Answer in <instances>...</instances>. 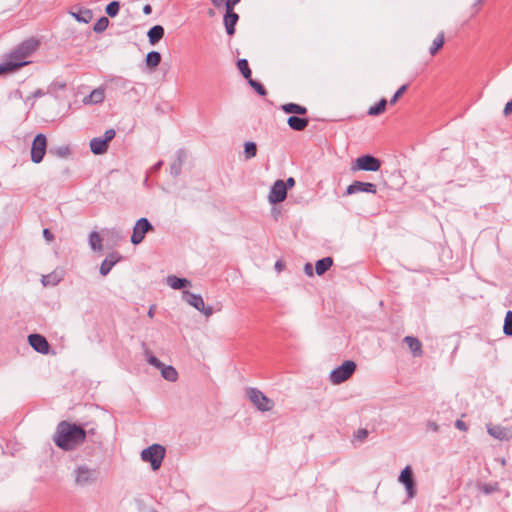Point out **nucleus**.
Returning a JSON list of instances; mask_svg holds the SVG:
<instances>
[{"label":"nucleus","mask_w":512,"mask_h":512,"mask_svg":"<svg viewBox=\"0 0 512 512\" xmlns=\"http://www.w3.org/2000/svg\"><path fill=\"white\" fill-rule=\"evenodd\" d=\"M282 110L287 114L305 115L307 108L296 103H287L282 105Z\"/></svg>","instance_id":"nucleus-28"},{"label":"nucleus","mask_w":512,"mask_h":512,"mask_svg":"<svg viewBox=\"0 0 512 512\" xmlns=\"http://www.w3.org/2000/svg\"><path fill=\"white\" fill-rule=\"evenodd\" d=\"M333 265V259L331 257H324L318 260L315 264L316 274L321 276L328 271Z\"/></svg>","instance_id":"nucleus-27"},{"label":"nucleus","mask_w":512,"mask_h":512,"mask_svg":"<svg viewBox=\"0 0 512 512\" xmlns=\"http://www.w3.org/2000/svg\"><path fill=\"white\" fill-rule=\"evenodd\" d=\"M381 167V161L369 154L358 157L351 165V171H371L376 172Z\"/></svg>","instance_id":"nucleus-7"},{"label":"nucleus","mask_w":512,"mask_h":512,"mask_svg":"<svg viewBox=\"0 0 512 512\" xmlns=\"http://www.w3.org/2000/svg\"><path fill=\"white\" fill-rule=\"evenodd\" d=\"M38 48V41L35 39H27L19 44L8 56V58L0 64V75L11 73L19 68L29 64L26 60Z\"/></svg>","instance_id":"nucleus-2"},{"label":"nucleus","mask_w":512,"mask_h":512,"mask_svg":"<svg viewBox=\"0 0 512 512\" xmlns=\"http://www.w3.org/2000/svg\"><path fill=\"white\" fill-rule=\"evenodd\" d=\"M109 26V20L107 17L103 16L99 18L93 26V31L95 33L104 32Z\"/></svg>","instance_id":"nucleus-35"},{"label":"nucleus","mask_w":512,"mask_h":512,"mask_svg":"<svg viewBox=\"0 0 512 512\" xmlns=\"http://www.w3.org/2000/svg\"><path fill=\"white\" fill-rule=\"evenodd\" d=\"M249 400L259 409L260 411H270L274 403L271 399L266 397L260 390L257 388H249L247 391Z\"/></svg>","instance_id":"nucleus-8"},{"label":"nucleus","mask_w":512,"mask_h":512,"mask_svg":"<svg viewBox=\"0 0 512 512\" xmlns=\"http://www.w3.org/2000/svg\"><path fill=\"white\" fill-rule=\"evenodd\" d=\"M248 83L249 85L254 88L256 90V92L261 95V96H265L267 94V91L266 89L264 88V86L259 83L258 81L252 79V77L250 79H248Z\"/></svg>","instance_id":"nucleus-38"},{"label":"nucleus","mask_w":512,"mask_h":512,"mask_svg":"<svg viewBox=\"0 0 512 512\" xmlns=\"http://www.w3.org/2000/svg\"><path fill=\"white\" fill-rule=\"evenodd\" d=\"M164 457L165 448L160 444H153L141 451V459L144 462H149L153 471L161 467Z\"/></svg>","instance_id":"nucleus-4"},{"label":"nucleus","mask_w":512,"mask_h":512,"mask_svg":"<svg viewBox=\"0 0 512 512\" xmlns=\"http://www.w3.org/2000/svg\"><path fill=\"white\" fill-rule=\"evenodd\" d=\"M455 427L457 429H459V430H462V431H466L467 430V426H466L465 422L462 421V420H456Z\"/></svg>","instance_id":"nucleus-46"},{"label":"nucleus","mask_w":512,"mask_h":512,"mask_svg":"<svg viewBox=\"0 0 512 512\" xmlns=\"http://www.w3.org/2000/svg\"><path fill=\"white\" fill-rule=\"evenodd\" d=\"M145 512H157V511L153 508H150V509H147Z\"/></svg>","instance_id":"nucleus-56"},{"label":"nucleus","mask_w":512,"mask_h":512,"mask_svg":"<svg viewBox=\"0 0 512 512\" xmlns=\"http://www.w3.org/2000/svg\"><path fill=\"white\" fill-rule=\"evenodd\" d=\"M177 159L170 165V174L174 177H177L180 175L182 170V164L185 159V152L180 149L176 153Z\"/></svg>","instance_id":"nucleus-23"},{"label":"nucleus","mask_w":512,"mask_h":512,"mask_svg":"<svg viewBox=\"0 0 512 512\" xmlns=\"http://www.w3.org/2000/svg\"><path fill=\"white\" fill-rule=\"evenodd\" d=\"M287 123L292 130L303 131L308 126L309 121L307 118L293 115L288 118Z\"/></svg>","instance_id":"nucleus-22"},{"label":"nucleus","mask_w":512,"mask_h":512,"mask_svg":"<svg viewBox=\"0 0 512 512\" xmlns=\"http://www.w3.org/2000/svg\"><path fill=\"white\" fill-rule=\"evenodd\" d=\"M120 10V3L118 1H112L110 2L106 8L105 12L109 17H116Z\"/></svg>","instance_id":"nucleus-36"},{"label":"nucleus","mask_w":512,"mask_h":512,"mask_svg":"<svg viewBox=\"0 0 512 512\" xmlns=\"http://www.w3.org/2000/svg\"><path fill=\"white\" fill-rule=\"evenodd\" d=\"M120 258L121 257L116 253H111L108 255L101 263L100 274L102 276H106L111 271L113 266L120 260Z\"/></svg>","instance_id":"nucleus-17"},{"label":"nucleus","mask_w":512,"mask_h":512,"mask_svg":"<svg viewBox=\"0 0 512 512\" xmlns=\"http://www.w3.org/2000/svg\"><path fill=\"white\" fill-rule=\"evenodd\" d=\"M368 435V432L366 429H359L357 431V434H356V437L359 439V440H363L367 437Z\"/></svg>","instance_id":"nucleus-45"},{"label":"nucleus","mask_w":512,"mask_h":512,"mask_svg":"<svg viewBox=\"0 0 512 512\" xmlns=\"http://www.w3.org/2000/svg\"><path fill=\"white\" fill-rule=\"evenodd\" d=\"M147 362L161 371L162 377L170 382H175L178 379L177 370L170 365H165L156 356H154L148 349L145 350Z\"/></svg>","instance_id":"nucleus-5"},{"label":"nucleus","mask_w":512,"mask_h":512,"mask_svg":"<svg viewBox=\"0 0 512 512\" xmlns=\"http://www.w3.org/2000/svg\"><path fill=\"white\" fill-rule=\"evenodd\" d=\"M28 342L31 347L38 353L47 354L49 352L50 345L47 339L40 334L29 335Z\"/></svg>","instance_id":"nucleus-15"},{"label":"nucleus","mask_w":512,"mask_h":512,"mask_svg":"<svg viewBox=\"0 0 512 512\" xmlns=\"http://www.w3.org/2000/svg\"><path fill=\"white\" fill-rule=\"evenodd\" d=\"M240 2V0H226L225 8L226 10L234 11V7Z\"/></svg>","instance_id":"nucleus-42"},{"label":"nucleus","mask_w":512,"mask_h":512,"mask_svg":"<svg viewBox=\"0 0 512 512\" xmlns=\"http://www.w3.org/2000/svg\"><path fill=\"white\" fill-rule=\"evenodd\" d=\"M116 135V132L114 129H108L105 131L104 136L102 137L107 143L112 141Z\"/></svg>","instance_id":"nucleus-41"},{"label":"nucleus","mask_w":512,"mask_h":512,"mask_svg":"<svg viewBox=\"0 0 512 512\" xmlns=\"http://www.w3.org/2000/svg\"><path fill=\"white\" fill-rule=\"evenodd\" d=\"M358 192L376 194L377 186L370 182L354 181L347 187L345 194L352 195Z\"/></svg>","instance_id":"nucleus-14"},{"label":"nucleus","mask_w":512,"mask_h":512,"mask_svg":"<svg viewBox=\"0 0 512 512\" xmlns=\"http://www.w3.org/2000/svg\"><path fill=\"white\" fill-rule=\"evenodd\" d=\"M408 88V85L407 84H404L402 85L396 92L395 94L393 95V97L390 99V104H395L397 102V100L405 93V91L407 90Z\"/></svg>","instance_id":"nucleus-39"},{"label":"nucleus","mask_w":512,"mask_h":512,"mask_svg":"<svg viewBox=\"0 0 512 512\" xmlns=\"http://www.w3.org/2000/svg\"><path fill=\"white\" fill-rule=\"evenodd\" d=\"M71 15L81 23H89L93 18V12L88 8H78L77 11H72Z\"/></svg>","instance_id":"nucleus-24"},{"label":"nucleus","mask_w":512,"mask_h":512,"mask_svg":"<svg viewBox=\"0 0 512 512\" xmlns=\"http://www.w3.org/2000/svg\"><path fill=\"white\" fill-rule=\"evenodd\" d=\"M356 370L355 362L351 360L345 361L340 366L333 369L330 373V381L333 384H341L348 380Z\"/></svg>","instance_id":"nucleus-6"},{"label":"nucleus","mask_w":512,"mask_h":512,"mask_svg":"<svg viewBox=\"0 0 512 512\" xmlns=\"http://www.w3.org/2000/svg\"><path fill=\"white\" fill-rule=\"evenodd\" d=\"M90 149L95 155H101L107 152L108 143L102 137H95L90 141Z\"/></svg>","instance_id":"nucleus-19"},{"label":"nucleus","mask_w":512,"mask_h":512,"mask_svg":"<svg viewBox=\"0 0 512 512\" xmlns=\"http://www.w3.org/2000/svg\"><path fill=\"white\" fill-rule=\"evenodd\" d=\"M152 12V7L149 5V4H146L144 7H143V13L145 15H149L151 14Z\"/></svg>","instance_id":"nucleus-51"},{"label":"nucleus","mask_w":512,"mask_h":512,"mask_svg":"<svg viewBox=\"0 0 512 512\" xmlns=\"http://www.w3.org/2000/svg\"><path fill=\"white\" fill-rule=\"evenodd\" d=\"M427 428L433 432L439 431V425L436 422L428 421L427 422Z\"/></svg>","instance_id":"nucleus-44"},{"label":"nucleus","mask_w":512,"mask_h":512,"mask_svg":"<svg viewBox=\"0 0 512 512\" xmlns=\"http://www.w3.org/2000/svg\"><path fill=\"white\" fill-rule=\"evenodd\" d=\"M164 28L161 25L151 27L147 33L149 43L151 45L157 44L164 36Z\"/></svg>","instance_id":"nucleus-25"},{"label":"nucleus","mask_w":512,"mask_h":512,"mask_svg":"<svg viewBox=\"0 0 512 512\" xmlns=\"http://www.w3.org/2000/svg\"><path fill=\"white\" fill-rule=\"evenodd\" d=\"M162 165H163V161H161V160H160V161H158L157 163H155V164L152 166L151 171H152V172H156V171H158V170L162 167Z\"/></svg>","instance_id":"nucleus-49"},{"label":"nucleus","mask_w":512,"mask_h":512,"mask_svg":"<svg viewBox=\"0 0 512 512\" xmlns=\"http://www.w3.org/2000/svg\"><path fill=\"white\" fill-rule=\"evenodd\" d=\"M166 283L174 290H180L191 285V282L186 278H179L175 275H169L166 278Z\"/></svg>","instance_id":"nucleus-21"},{"label":"nucleus","mask_w":512,"mask_h":512,"mask_svg":"<svg viewBox=\"0 0 512 512\" xmlns=\"http://www.w3.org/2000/svg\"><path fill=\"white\" fill-rule=\"evenodd\" d=\"M154 309H155V306H154V305H153V306H151V307L149 308L148 316H149L150 318H153V317H154Z\"/></svg>","instance_id":"nucleus-54"},{"label":"nucleus","mask_w":512,"mask_h":512,"mask_svg":"<svg viewBox=\"0 0 512 512\" xmlns=\"http://www.w3.org/2000/svg\"><path fill=\"white\" fill-rule=\"evenodd\" d=\"M304 271L305 273L308 275V276H312L313 275V269H312V265L310 263H307L304 267Z\"/></svg>","instance_id":"nucleus-48"},{"label":"nucleus","mask_w":512,"mask_h":512,"mask_svg":"<svg viewBox=\"0 0 512 512\" xmlns=\"http://www.w3.org/2000/svg\"><path fill=\"white\" fill-rule=\"evenodd\" d=\"M483 0H477L476 3H475V6L476 5H480L482 3Z\"/></svg>","instance_id":"nucleus-57"},{"label":"nucleus","mask_w":512,"mask_h":512,"mask_svg":"<svg viewBox=\"0 0 512 512\" xmlns=\"http://www.w3.org/2000/svg\"><path fill=\"white\" fill-rule=\"evenodd\" d=\"M503 331L507 336H512V311L506 313Z\"/></svg>","instance_id":"nucleus-37"},{"label":"nucleus","mask_w":512,"mask_h":512,"mask_svg":"<svg viewBox=\"0 0 512 512\" xmlns=\"http://www.w3.org/2000/svg\"><path fill=\"white\" fill-rule=\"evenodd\" d=\"M488 433L498 440H508L510 437V431L500 425H488Z\"/></svg>","instance_id":"nucleus-18"},{"label":"nucleus","mask_w":512,"mask_h":512,"mask_svg":"<svg viewBox=\"0 0 512 512\" xmlns=\"http://www.w3.org/2000/svg\"><path fill=\"white\" fill-rule=\"evenodd\" d=\"M42 283H43V285H47L48 284V279H47L46 276H43Z\"/></svg>","instance_id":"nucleus-55"},{"label":"nucleus","mask_w":512,"mask_h":512,"mask_svg":"<svg viewBox=\"0 0 512 512\" xmlns=\"http://www.w3.org/2000/svg\"><path fill=\"white\" fill-rule=\"evenodd\" d=\"M51 152H53L54 154H56L59 157L64 158V157L69 155L70 149H69L68 146H61V147H58V148H56L54 150H51Z\"/></svg>","instance_id":"nucleus-40"},{"label":"nucleus","mask_w":512,"mask_h":512,"mask_svg":"<svg viewBox=\"0 0 512 512\" xmlns=\"http://www.w3.org/2000/svg\"><path fill=\"white\" fill-rule=\"evenodd\" d=\"M151 230H153V226L151 225L147 218H140L139 220H137L136 224L134 225L133 233L131 236L132 244H140L143 241L146 233H148Z\"/></svg>","instance_id":"nucleus-12"},{"label":"nucleus","mask_w":512,"mask_h":512,"mask_svg":"<svg viewBox=\"0 0 512 512\" xmlns=\"http://www.w3.org/2000/svg\"><path fill=\"white\" fill-rule=\"evenodd\" d=\"M105 93L101 88L94 89L89 95L83 98V103L88 104H99L104 101Z\"/></svg>","instance_id":"nucleus-20"},{"label":"nucleus","mask_w":512,"mask_h":512,"mask_svg":"<svg viewBox=\"0 0 512 512\" xmlns=\"http://www.w3.org/2000/svg\"><path fill=\"white\" fill-rule=\"evenodd\" d=\"M387 100L381 99L375 106H372L368 110V115L377 116L382 114L386 110Z\"/></svg>","instance_id":"nucleus-31"},{"label":"nucleus","mask_w":512,"mask_h":512,"mask_svg":"<svg viewBox=\"0 0 512 512\" xmlns=\"http://www.w3.org/2000/svg\"><path fill=\"white\" fill-rule=\"evenodd\" d=\"M287 197L286 185L283 180H276L269 192L268 200L271 204L283 202Z\"/></svg>","instance_id":"nucleus-13"},{"label":"nucleus","mask_w":512,"mask_h":512,"mask_svg":"<svg viewBox=\"0 0 512 512\" xmlns=\"http://www.w3.org/2000/svg\"><path fill=\"white\" fill-rule=\"evenodd\" d=\"M47 149V138L44 134H37L31 146V160L38 164L43 160Z\"/></svg>","instance_id":"nucleus-10"},{"label":"nucleus","mask_w":512,"mask_h":512,"mask_svg":"<svg viewBox=\"0 0 512 512\" xmlns=\"http://www.w3.org/2000/svg\"><path fill=\"white\" fill-rule=\"evenodd\" d=\"M89 245L94 251L102 249V239L96 231H92L89 234Z\"/></svg>","instance_id":"nucleus-30"},{"label":"nucleus","mask_w":512,"mask_h":512,"mask_svg":"<svg viewBox=\"0 0 512 512\" xmlns=\"http://www.w3.org/2000/svg\"><path fill=\"white\" fill-rule=\"evenodd\" d=\"M404 342L408 345L414 356L422 354V344L416 337L406 336L404 337Z\"/></svg>","instance_id":"nucleus-26"},{"label":"nucleus","mask_w":512,"mask_h":512,"mask_svg":"<svg viewBox=\"0 0 512 512\" xmlns=\"http://www.w3.org/2000/svg\"><path fill=\"white\" fill-rule=\"evenodd\" d=\"M285 185H286V190L288 188H292L294 185H295V179L293 177H289L287 178L286 181H284Z\"/></svg>","instance_id":"nucleus-47"},{"label":"nucleus","mask_w":512,"mask_h":512,"mask_svg":"<svg viewBox=\"0 0 512 512\" xmlns=\"http://www.w3.org/2000/svg\"><path fill=\"white\" fill-rule=\"evenodd\" d=\"M398 481L405 486L408 499L416 496V483L413 477V470L411 466H406L400 473Z\"/></svg>","instance_id":"nucleus-11"},{"label":"nucleus","mask_w":512,"mask_h":512,"mask_svg":"<svg viewBox=\"0 0 512 512\" xmlns=\"http://www.w3.org/2000/svg\"><path fill=\"white\" fill-rule=\"evenodd\" d=\"M211 3L215 6V7H220L223 3V0H210Z\"/></svg>","instance_id":"nucleus-53"},{"label":"nucleus","mask_w":512,"mask_h":512,"mask_svg":"<svg viewBox=\"0 0 512 512\" xmlns=\"http://www.w3.org/2000/svg\"><path fill=\"white\" fill-rule=\"evenodd\" d=\"M161 59L162 57L159 52L151 51L146 55L145 62L149 68H155L160 64Z\"/></svg>","instance_id":"nucleus-29"},{"label":"nucleus","mask_w":512,"mask_h":512,"mask_svg":"<svg viewBox=\"0 0 512 512\" xmlns=\"http://www.w3.org/2000/svg\"><path fill=\"white\" fill-rule=\"evenodd\" d=\"M257 154V145L255 142L247 141L244 143V157L249 160Z\"/></svg>","instance_id":"nucleus-32"},{"label":"nucleus","mask_w":512,"mask_h":512,"mask_svg":"<svg viewBox=\"0 0 512 512\" xmlns=\"http://www.w3.org/2000/svg\"><path fill=\"white\" fill-rule=\"evenodd\" d=\"M32 95L34 98H38L44 96L45 92L41 89H37Z\"/></svg>","instance_id":"nucleus-50"},{"label":"nucleus","mask_w":512,"mask_h":512,"mask_svg":"<svg viewBox=\"0 0 512 512\" xmlns=\"http://www.w3.org/2000/svg\"><path fill=\"white\" fill-rule=\"evenodd\" d=\"M275 269H276L278 272L282 271V269H283V264H282V262H281V261H277V262L275 263Z\"/></svg>","instance_id":"nucleus-52"},{"label":"nucleus","mask_w":512,"mask_h":512,"mask_svg":"<svg viewBox=\"0 0 512 512\" xmlns=\"http://www.w3.org/2000/svg\"><path fill=\"white\" fill-rule=\"evenodd\" d=\"M444 44V32L438 34V36L434 39L432 46L430 47V54L435 55Z\"/></svg>","instance_id":"nucleus-34"},{"label":"nucleus","mask_w":512,"mask_h":512,"mask_svg":"<svg viewBox=\"0 0 512 512\" xmlns=\"http://www.w3.org/2000/svg\"><path fill=\"white\" fill-rule=\"evenodd\" d=\"M237 67L246 80L251 78L252 72L246 59H239Z\"/></svg>","instance_id":"nucleus-33"},{"label":"nucleus","mask_w":512,"mask_h":512,"mask_svg":"<svg viewBox=\"0 0 512 512\" xmlns=\"http://www.w3.org/2000/svg\"><path fill=\"white\" fill-rule=\"evenodd\" d=\"M74 483L78 487H88L94 485L100 478L98 468L90 467L86 464L76 466L73 470Z\"/></svg>","instance_id":"nucleus-3"},{"label":"nucleus","mask_w":512,"mask_h":512,"mask_svg":"<svg viewBox=\"0 0 512 512\" xmlns=\"http://www.w3.org/2000/svg\"><path fill=\"white\" fill-rule=\"evenodd\" d=\"M238 20L239 16L237 13L231 10H226V13L224 15V25L228 35L231 36L235 33V26Z\"/></svg>","instance_id":"nucleus-16"},{"label":"nucleus","mask_w":512,"mask_h":512,"mask_svg":"<svg viewBox=\"0 0 512 512\" xmlns=\"http://www.w3.org/2000/svg\"><path fill=\"white\" fill-rule=\"evenodd\" d=\"M43 237L47 240V241H52L54 239V235L52 234V232L48 229V228H45L43 230Z\"/></svg>","instance_id":"nucleus-43"},{"label":"nucleus","mask_w":512,"mask_h":512,"mask_svg":"<svg viewBox=\"0 0 512 512\" xmlns=\"http://www.w3.org/2000/svg\"><path fill=\"white\" fill-rule=\"evenodd\" d=\"M183 300L204 314L206 317H210L213 314V308L211 306H206L202 296L199 294L184 291Z\"/></svg>","instance_id":"nucleus-9"},{"label":"nucleus","mask_w":512,"mask_h":512,"mask_svg":"<svg viewBox=\"0 0 512 512\" xmlns=\"http://www.w3.org/2000/svg\"><path fill=\"white\" fill-rule=\"evenodd\" d=\"M86 439V431L80 425L61 421L56 427L53 441L57 447L64 451H72Z\"/></svg>","instance_id":"nucleus-1"}]
</instances>
